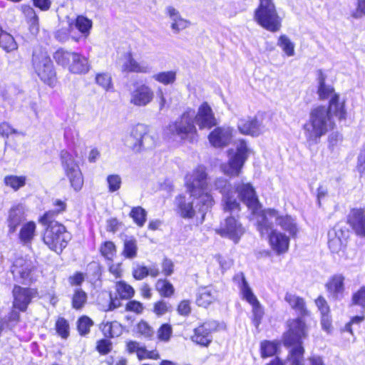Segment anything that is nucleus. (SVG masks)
I'll list each match as a JSON object with an SVG mask.
<instances>
[{
  "mask_svg": "<svg viewBox=\"0 0 365 365\" xmlns=\"http://www.w3.org/2000/svg\"><path fill=\"white\" fill-rule=\"evenodd\" d=\"M217 301V291L210 286L201 287L197 289L195 304L197 307L208 308Z\"/></svg>",
  "mask_w": 365,
  "mask_h": 365,
  "instance_id": "393cba45",
  "label": "nucleus"
},
{
  "mask_svg": "<svg viewBox=\"0 0 365 365\" xmlns=\"http://www.w3.org/2000/svg\"><path fill=\"white\" fill-rule=\"evenodd\" d=\"M148 128L147 125L138 123L133 126L130 131V139L133 141L132 149L135 152H140L143 148V140L148 135Z\"/></svg>",
  "mask_w": 365,
  "mask_h": 365,
  "instance_id": "2f4dec72",
  "label": "nucleus"
},
{
  "mask_svg": "<svg viewBox=\"0 0 365 365\" xmlns=\"http://www.w3.org/2000/svg\"><path fill=\"white\" fill-rule=\"evenodd\" d=\"M48 221L38 219V222L44 227L41 241L49 250L61 255L68 245L71 236L62 222L57 220Z\"/></svg>",
  "mask_w": 365,
  "mask_h": 365,
  "instance_id": "423d86ee",
  "label": "nucleus"
},
{
  "mask_svg": "<svg viewBox=\"0 0 365 365\" xmlns=\"http://www.w3.org/2000/svg\"><path fill=\"white\" fill-rule=\"evenodd\" d=\"M72 24H74L76 29L85 38H87L90 35L91 30L93 27L92 20L83 15L76 16L73 22L69 24V27H71Z\"/></svg>",
  "mask_w": 365,
  "mask_h": 365,
  "instance_id": "58836bf2",
  "label": "nucleus"
},
{
  "mask_svg": "<svg viewBox=\"0 0 365 365\" xmlns=\"http://www.w3.org/2000/svg\"><path fill=\"white\" fill-rule=\"evenodd\" d=\"M155 289L163 298H171L175 293L173 284L166 278H160L156 281Z\"/></svg>",
  "mask_w": 365,
  "mask_h": 365,
  "instance_id": "a19ab883",
  "label": "nucleus"
},
{
  "mask_svg": "<svg viewBox=\"0 0 365 365\" xmlns=\"http://www.w3.org/2000/svg\"><path fill=\"white\" fill-rule=\"evenodd\" d=\"M345 276L341 273L331 275L324 284V287L330 297L341 299L344 297L345 287Z\"/></svg>",
  "mask_w": 365,
  "mask_h": 365,
  "instance_id": "aec40b11",
  "label": "nucleus"
},
{
  "mask_svg": "<svg viewBox=\"0 0 365 365\" xmlns=\"http://www.w3.org/2000/svg\"><path fill=\"white\" fill-rule=\"evenodd\" d=\"M284 301L289 305L292 309L298 313L302 319V317L309 316L310 312L307 307L305 299L295 294L286 292Z\"/></svg>",
  "mask_w": 365,
  "mask_h": 365,
  "instance_id": "c85d7f7f",
  "label": "nucleus"
},
{
  "mask_svg": "<svg viewBox=\"0 0 365 365\" xmlns=\"http://www.w3.org/2000/svg\"><path fill=\"white\" fill-rule=\"evenodd\" d=\"M0 48L9 53L17 50L18 43L14 37L6 31L4 30L0 24Z\"/></svg>",
  "mask_w": 365,
  "mask_h": 365,
  "instance_id": "ea45409f",
  "label": "nucleus"
},
{
  "mask_svg": "<svg viewBox=\"0 0 365 365\" xmlns=\"http://www.w3.org/2000/svg\"><path fill=\"white\" fill-rule=\"evenodd\" d=\"M170 309V307L165 301L160 299L156 301L153 304V312L158 317H160L168 312Z\"/></svg>",
  "mask_w": 365,
  "mask_h": 365,
  "instance_id": "69168bd1",
  "label": "nucleus"
},
{
  "mask_svg": "<svg viewBox=\"0 0 365 365\" xmlns=\"http://www.w3.org/2000/svg\"><path fill=\"white\" fill-rule=\"evenodd\" d=\"M73 57V51H68L63 48H58L53 54L56 63L63 68H68L71 59Z\"/></svg>",
  "mask_w": 365,
  "mask_h": 365,
  "instance_id": "49530a36",
  "label": "nucleus"
},
{
  "mask_svg": "<svg viewBox=\"0 0 365 365\" xmlns=\"http://www.w3.org/2000/svg\"><path fill=\"white\" fill-rule=\"evenodd\" d=\"M116 296L110 294V299L106 311H113L122 306V300L131 299L135 294L134 288L124 280L115 282L114 285Z\"/></svg>",
  "mask_w": 365,
  "mask_h": 365,
  "instance_id": "2eb2a0df",
  "label": "nucleus"
},
{
  "mask_svg": "<svg viewBox=\"0 0 365 365\" xmlns=\"http://www.w3.org/2000/svg\"><path fill=\"white\" fill-rule=\"evenodd\" d=\"M96 83L106 91H113V84L111 76L108 73H98L95 77Z\"/></svg>",
  "mask_w": 365,
  "mask_h": 365,
  "instance_id": "6e6d98bb",
  "label": "nucleus"
},
{
  "mask_svg": "<svg viewBox=\"0 0 365 365\" xmlns=\"http://www.w3.org/2000/svg\"><path fill=\"white\" fill-rule=\"evenodd\" d=\"M232 137V132L230 128L215 126L208 134L207 139L214 148H222L230 144Z\"/></svg>",
  "mask_w": 365,
  "mask_h": 365,
  "instance_id": "412c9836",
  "label": "nucleus"
},
{
  "mask_svg": "<svg viewBox=\"0 0 365 365\" xmlns=\"http://www.w3.org/2000/svg\"><path fill=\"white\" fill-rule=\"evenodd\" d=\"M154 98L153 91L147 85L142 84L136 87L131 93L130 103L136 106H145Z\"/></svg>",
  "mask_w": 365,
  "mask_h": 365,
  "instance_id": "5701e85b",
  "label": "nucleus"
},
{
  "mask_svg": "<svg viewBox=\"0 0 365 365\" xmlns=\"http://www.w3.org/2000/svg\"><path fill=\"white\" fill-rule=\"evenodd\" d=\"M36 267L30 259L20 257L15 259L11 265V273L18 275L24 284H33L36 282L34 276Z\"/></svg>",
  "mask_w": 365,
  "mask_h": 365,
  "instance_id": "4468645a",
  "label": "nucleus"
},
{
  "mask_svg": "<svg viewBox=\"0 0 365 365\" xmlns=\"http://www.w3.org/2000/svg\"><path fill=\"white\" fill-rule=\"evenodd\" d=\"M190 26V22L189 21L182 18L180 16H178L173 19L171 28L175 32L178 33L188 28Z\"/></svg>",
  "mask_w": 365,
  "mask_h": 365,
  "instance_id": "338daca9",
  "label": "nucleus"
},
{
  "mask_svg": "<svg viewBox=\"0 0 365 365\" xmlns=\"http://www.w3.org/2000/svg\"><path fill=\"white\" fill-rule=\"evenodd\" d=\"M308 336V327L300 318L289 319L282 336V343L289 349L287 361L289 365H305L303 340Z\"/></svg>",
  "mask_w": 365,
  "mask_h": 365,
  "instance_id": "7ed1b4c3",
  "label": "nucleus"
},
{
  "mask_svg": "<svg viewBox=\"0 0 365 365\" xmlns=\"http://www.w3.org/2000/svg\"><path fill=\"white\" fill-rule=\"evenodd\" d=\"M241 292L242 298L245 299L252 306L257 305L259 302L253 294L243 274H241Z\"/></svg>",
  "mask_w": 365,
  "mask_h": 365,
  "instance_id": "603ef678",
  "label": "nucleus"
},
{
  "mask_svg": "<svg viewBox=\"0 0 365 365\" xmlns=\"http://www.w3.org/2000/svg\"><path fill=\"white\" fill-rule=\"evenodd\" d=\"M31 63L35 75L44 85L54 88L58 83L56 68L46 48L36 46L33 48Z\"/></svg>",
  "mask_w": 365,
  "mask_h": 365,
  "instance_id": "39448f33",
  "label": "nucleus"
},
{
  "mask_svg": "<svg viewBox=\"0 0 365 365\" xmlns=\"http://www.w3.org/2000/svg\"><path fill=\"white\" fill-rule=\"evenodd\" d=\"M76 153L72 154L66 149H63L60 151L59 158L63 172L71 169H75L76 168H80L78 161L76 160Z\"/></svg>",
  "mask_w": 365,
  "mask_h": 365,
  "instance_id": "79ce46f5",
  "label": "nucleus"
},
{
  "mask_svg": "<svg viewBox=\"0 0 365 365\" xmlns=\"http://www.w3.org/2000/svg\"><path fill=\"white\" fill-rule=\"evenodd\" d=\"M173 336V327L169 323L162 324L157 330V338L160 341L167 343Z\"/></svg>",
  "mask_w": 365,
  "mask_h": 365,
  "instance_id": "4d7b16f0",
  "label": "nucleus"
},
{
  "mask_svg": "<svg viewBox=\"0 0 365 365\" xmlns=\"http://www.w3.org/2000/svg\"><path fill=\"white\" fill-rule=\"evenodd\" d=\"M36 223L33 220H29L23 223L18 233V239L24 245H31L36 235Z\"/></svg>",
  "mask_w": 365,
  "mask_h": 365,
  "instance_id": "c756f323",
  "label": "nucleus"
},
{
  "mask_svg": "<svg viewBox=\"0 0 365 365\" xmlns=\"http://www.w3.org/2000/svg\"><path fill=\"white\" fill-rule=\"evenodd\" d=\"M136 333L147 340L153 339L155 331L151 325L144 319H140L135 325Z\"/></svg>",
  "mask_w": 365,
  "mask_h": 365,
  "instance_id": "3c124183",
  "label": "nucleus"
},
{
  "mask_svg": "<svg viewBox=\"0 0 365 365\" xmlns=\"http://www.w3.org/2000/svg\"><path fill=\"white\" fill-rule=\"evenodd\" d=\"M125 350L129 354H135L139 361L150 359L158 361L160 359V353L156 348L148 350L146 346L140 345L135 340H128L125 342Z\"/></svg>",
  "mask_w": 365,
  "mask_h": 365,
  "instance_id": "a211bd4d",
  "label": "nucleus"
},
{
  "mask_svg": "<svg viewBox=\"0 0 365 365\" xmlns=\"http://www.w3.org/2000/svg\"><path fill=\"white\" fill-rule=\"evenodd\" d=\"M215 232L220 237L228 238L235 244H237L245 233V228L239 216L230 215L224 219Z\"/></svg>",
  "mask_w": 365,
  "mask_h": 365,
  "instance_id": "9b49d317",
  "label": "nucleus"
},
{
  "mask_svg": "<svg viewBox=\"0 0 365 365\" xmlns=\"http://www.w3.org/2000/svg\"><path fill=\"white\" fill-rule=\"evenodd\" d=\"M145 307L143 304L135 299H128L125 304V311L133 313L136 315L142 314L144 312Z\"/></svg>",
  "mask_w": 365,
  "mask_h": 365,
  "instance_id": "052dcab7",
  "label": "nucleus"
},
{
  "mask_svg": "<svg viewBox=\"0 0 365 365\" xmlns=\"http://www.w3.org/2000/svg\"><path fill=\"white\" fill-rule=\"evenodd\" d=\"M93 325L94 322L92 319L85 314L80 316L76 321V329L81 336L88 335Z\"/></svg>",
  "mask_w": 365,
  "mask_h": 365,
  "instance_id": "de8ad7c7",
  "label": "nucleus"
},
{
  "mask_svg": "<svg viewBox=\"0 0 365 365\" xmlns=\"http://www.w3.org/2000/svg\"><path fill=\"white\" fill-rule=\"evenodd\" d=\"M88 296L81 287L73 289L71 295V306L73 310L82 311L88 304Z\"/></svg>",
  "mask_w": 365,
  "mask_h": 365,
  "instance_id": "c9c22d12",
  "label": "nucleus"
},
{
  "mask_svg": "<svg viewBox=\"0 0 365 365\" xmlns=\"http://www.w3.org/2000/svg\"><path fill=\"white\" fill-rule=\"evenodd\" d=\"M351 305L358 306L363 310L365 309V285L361 286L352 293Z\"/></svg>",
  "mask_w": 365,
  "mask_h": 365,
  "instance_id": "bf43d9fd",
  "label": "nucleus"
},
{
  "mask_svg": "<svg viewBox=\"0 0 365 365\" xmlns=\"http://www.w3.org/2000/svg\"><path fill=\"white\" fill-rule=\"evenodd\" d=\"M123 58L125 61L122 66V72L126 73H147L150 71V68L148 66L143 65L135 60L132 51L126 52Z\"/></svg>",
  "mask_w": 365,
  "mask_h": 365,
  "instance_id": "cd10ccee",
  "label": "nucleus"
},
{
  "mask_svg": "<svg viewBox=\"0 0 365 365\" xmlns=\"http://www.w3.org/2000/svg\"><path fill=\"white\" fill-rule=\"evenodd\" d=\"M227 180L223 178H217L215 180V186L223 195L222 210L224 212H232L235 210L240 211L241 206L235 199H233L229 192L225 191Z\"/></svg>",
  "mask_w": 365,
  "mask_h": 365,
  "instance_id": "b1692460",
  "label": "nucleus"
},
{
  "mask_svg": "<svg viewBox=\"0 0 365 365\" xmlns=\"http://www.w3.org/2000/svg\"><path fill=\"white\" fill-rule=\"evenodd\" d=\"M53 210H48L40 215L38 219L49 222L48 220H56L59 215L64 213L67 210L66 199H56L52 202Z\"/></svg>",
  "mask_w": 365,
  "mask_h": 365,
  "instance_id": "f704fd0d",
  "label": "nucleus"
},
{
  "mask_svg": "<svg viewBox=\"0 0 365 365\" xmlns=\"http://www.w3.org/2000/svg\"><path fill=\"white\" fill-rule=\"evenodd\" d=\"M26 180L27 178L25 175H8L4 177V183L6 187L16 192L26 185Z\"/></svg>",
  "mask_w": 365,
  "mask_h": 365,
  "instance_id": "c03bdc74",
  "label": "nucleus"
},
{
  "mask_svg": "<svg viewBox=\"0 0 365 365\" xmlns=\"http://www.w3.org/2000/svg\"><path fill=\"white\" fill-rule=\"evenodd\" d=\"M239 132L245 135L257 137L262 134V122L257 117L241 119L237 125Z\"/></svg>",
  "mask_w": 365,
  "mask_h": 365,
  "instance_id": "a878e982",
  "label": "nucleus"
},
{
  "mask_svg": "<svg viewBox=\"0 0 365 365\" xmlns=\"http://www.w3.org/2000/svg\"><path fill=\"white\" fill-rule=\"evenodd\" d=\"M91 68L88 58L81 53L73 51V57L68 68L70 73L73 74H86Z\"/></svg>",
  "mask_w": 365,
  "mask_h": 365,
  "instance_id": "bb28decb",
  "label": "nucleus"
},
{
  "mask_svg": "<svg viewBox=\"0 0 365 365\" xmlns=\"http://www.w3.org/2000/svg\"><path fill=\"white\" fill-rule=\"evenodd\" d=\"M196 124L200 130L211 129L217 124L215 113L207 101L199 106L197 113L193 108H187L176 120L166 126L165 132L170 138L193 143L199 138Z\"/></svg>",
  "mask_w": 365,
  "mask_h": 365,
  "instance_id": "f03ea898",
  "label": "nucleus"
},
{
  "mask_svg": "<svg viewBox=\"0 0 365 365\" xmlns=\"http://www.w3.org/2000/svg\"><path fill=\"white\" fill-rule=\"evenodd\" d=\"M160 274V270L157 267L148 268L145 265H138L132 270L133 277L138 281L143 280L148 276L157 277Z\"/></svg>",
  "mask_w": 365,
  "mask_h": 365,
  "instance_id": "37998d69",
  "label": "nucleus"
},
{
  "mask_svg": "<svg viewBox=\"0 0 365 365\" xmlns=\"http://www.w3.org/2000/svg\"><path fill=\"white\" fill-rule=\"evenodd\" d=\"M64 174L68 178L71 187L76 192L81 190L84 184V178L80 168L64 171Z\"/></svg>",
  "mask_w": 365,
  "mask_h": 365,
  "instance_id": "e433bc0d",
  "label": "nucleus"
},
{
  "mask_svg": "<svg viewBox=\"0 0 365 365\" xmlns=\"http://www.w3.org/2000/svg\"><path fill=\"white\" fill-rule=\"evenodd\" d=\"M328 236V247L332 253L345 251L349 238L347 230L333 229L329 232Z\"/></svg>",
  "mask_w": 365,
  "mask_h": 365,
  "instance_id": "4be33fe9",
  "label": "nucleus"
},
{
  "mask_svg": "<svg viewBox=\"0 0 365 365\" xmlns=\"http://www.w3.org/2000/svg\"><path fill=\"white\" fill-rule=\"evenodd\" d=\"M26 215L21 204L13 205L8 210L6 222L8 234L15 233L17 229L26 221Z\"/></svg>",
  "mask_w": 365,
  "mask_h": 365,
  "instance_id": "6ab92c4d",
  "label": "nucleus"
},
{
  "mask_svg": "<svg viewBox=\"0 0 365 365\" xmlns=\"http://www.w3.org/2000/svg\"><path fill=\"white\" fill-rule=\"evenodd\" d=\"M116 322L102 321L99 324V329L106 338L112 339L115 336L114 326Z\"/></svg>",
  "mask_w": 365,
  "mask_h": 365,
  "instance_id": "680f3d73",
  "label": "nucleus"
},
{
  "mask_svg": "<svg viewBox=\"0 0 365 365\" xmlns=\"http://www.w3.org/2000/svg\"><path fill=\"white\" fill-rule=\"evenodd\" d=\"M153 77L156 81L163 85L173 84L176 80V72L175 71L159 72Z\"/></svg>",
  "mask_w": 365,
  "mask_h": 365,
  "instance_id": "13d9d810",
  "label": "nucleus"
},
{
  "mask_svg": "<svg viewBox=\"0 0 365 365\" xmlns=\"http://www.w3.org/2000/svg\"><path fill=\"white\" fill-rule=\"evenodd\" d=\"M280 342L277 340H262L259 344V354L262 359L277 355L279 350Z\"/></svg>",
  "mask_w": 365,
  "mask_h": 365,
  "instance_id": "4c0bfd02",
  "label": "nucleus"
},
{
  "mask_svg": "<svg viewBox=\"0 0 365 365\" xmlns=\"http://www.w3.org/2000/svg\"><path fill=\"white\" fill-rule=\"evenodd\" d=\"M12 308L8 315L10 322L18 323L21 320V312H26L33 299L38 297V291L36 287H22L14 284L11 291Z\"/></svg>",
  "mask_w": 365,
  "mask_h": 365,
  "instance_id": "1a4fd4ad",
  "label": "nucleus"
},
{
  "mask_svg": "<svg viewBox=\"0 0 365 365\" xmlns=\"http://www.w3.org/2000/svg\"><path fill=\"white\" fill-rule=\"evenodd\" d=\"M248 148L246 141L240 140L236 153L229 158L227 162L222 165L224 174L230 178L239 177L242 168L248 157Z\"/></svg>",
  "mask_w": 365,
  "mask_h": 365,
  "instance_id": "9d476101",
  "label": "nucleus"
},
{
  "mask_svg": "<svg viewBox=\"0 0 365 365\" xmlns=\"http://www.w3.org/2000/svg\"><path fill=\"white\" fill-rule=\"evenodd\" d=\"M346 222L356 236L365 238V207H351L346 217Z\"/></svg>",
  "mask_w": 365,
  "mask_h": 365,
  "instance_id": "dca6fc26",
  "label": "nucleus"
},
{
  "mask_svg": "<svg viewBox=\"0 0 365 365\" xmlns=\"http://www.w3.org/2000/svg\"><path fill=\"white\" fill-rule=\"evenodd\" d=\"M175 207L180 216L185 219H192L195 215V210L193 202L187 201L183 194L175 197Z\"/></svg>",
  "mask_w": 365,
  "mask_h": 365,
  "instance_id": "7c9ffc66",
  "label": "nucleus"
},
{
  "mask_svg": "<svg viewBox=\"0 0 365 365\" xmlns=\"http://www.w3.org/2000/svg\"><path fill=\"white\" fill-rule=\"evenodd\" d=\"M253 19L262 28L272 33L281 30L282 18L279 16L274 0H259Z\"/></svg>",
  "mask_w": 365,
  "mask_h": 365,
  "instance_id": "6e6552de",
  "label": "nucleus"
},
{
  "mask_svg": "<svg viewBox=\"0 0 365 365\" xmlns=\"http://www.w3.org/2000/svg\"><path fill=\"white\" fill-rule=\"evenodd\" d=\"M235 190L240 200L247 207L253 215H260L262 204L257 197L255 187L250 182L235 184Z\"/></svg>",
  "mask_w": 365,
  "mask_h": 365,
  "instance_id": "f8f14e48",
  "label": "nucleus"
},
{
  "mask_svg": "<svg viewBox=\"0 0 365 365\" xmlns=\"http://www.w3.org/2000/svg\"><path fill=\"white\" fill-rule=\"evenodd\" d=\"M356 168L360 178H365V145L358 155Z\"/></svg>",
  "mask_w": 365,
  "mask_h": 365,
  "instance_id": "774afa93",
  "label": "nucleus"
},
{
  "mask_svg": "<svg viewBox=\"0 0 365 365\" xmlns=\"http://www.w3.org/2000/svg\"><path fill=\"white\" fill-rule=\"evenodd\" d=\"M219 328L220 324L217 321H205L194 328L190 339L201 347H208L212 342V334L217 332Z\"/></svg>",
  "mask_w": 365,
  "mask_h": 365,
  "instance_id": "ddd939ff",
  "label": "nucleus"
},
{
  "mask_svg": "<svg viewBox=\"0 0 365 365\" xmlns=\"http://www.w3.org/2000/svg\"><path fill=\"white\" fill-rule=\"evenodd\" d=\"M137 254V240L133 237L130 239L124 240L121 255L125 259H133L136 257Z\"/></svg>",
  "mask_w": 365,
  "mask_h": 365,
  "instance_id": "8fccbe9b",
  "label": "nucleus"
},
{
  "mask_svg": "<svg viewBox=\"0 0 365 365\" xmlns=\"http://www.w3.org/2000/svg\"><path fill=\"white\" fill-rule=\"evenodd\" d=\"M24 13L26 17V22L29 25V29L32 34H37L39 30L38 16L34 9L27 6L24 9Z\"/></svg>",
  "mask_w": 365,
  "mask_h": 365,
  "instance_id": "a18cd8bd",
  "label": "nucleus"
},
{
  "mask_svg": "<svg viewBox=\"0 0 365 365\" xmlns=\"http://www.w3.org/2000/svg\"><path fill=\"white\" fill-rule=\"evenodd\" d=\"M277 45L287 56L294 55V43L284 34L279 36Z\"/></svg>",
  "mask_w": 365,
  "mask_h": 365,
  "instance_id": "5fc2aeb1",
  "label": "nucleus"
},
{
  "mask_svg": "<svg viewBox=\"0 0 365 365\" xmlns=\"http://www.w3.org/2000/svg\"><path fill=\"white\" fill-rule=\"evenodd\" d=\"M54 329L57 335L61 339H66L68 338L70 335V325L66 318L63 317H57L55 322Z\"/></svg>",
  "mask_w": 365,
  "mask_h": 365,
  "instance_id": "864d4df0",
  "label": "nucleus"
},
{
  "mask_svg": "<svg viewBox=\"0 0 365 365\" xmlns=\"http://www.w3.org/2000/svg\"><path fill=\"white\" fill-rule=\"evenodd\" d=\"M259 217L260 219L256 222V228L261 237H264L270 230L274 229L273 223L269 220L270 218H274L276 224L292 236H295L298 232L294 218L289 215H281L275 208L263 209L260 212Z\"/></svg>",
  "mask_w": 365,
  "mask_h": 365,
  "instance_id": "0eeeda50",
  "label": "nucleus"
},
{
  "mask_svg": "<svg viewBox=\"0 0 365 365\" xmlns=\"http://www.w3.org/2000/svg\"><path fill=\"white\" fill-rule=\"evenodd\" d=\"M267 235L270 249L277 255H282L287 253L289 247V237L284 233L272 229Z\"/></svg>",
  "mask_w": 365,
  "mask_h": 365,
  "instance_id": "f3484780",
  "label": "nucleus"
},
{
  "mask_svg": "<svg viewBox=\"0 0 365 365\" xmlns=\"http://www.w3.org/2000/svg\"><path fill=\"white\" fill-rule=\"evenodd\" d=\"M327 76L322 70L317 71V94L319 100L325 101L329 98H331L334 95L338 94L332 86L326 84Z\"/></svg>",
  "mask_w": 365,
  "mask_h": 365,
  "instance_id": "72a5a7b5",
  "label": "nucleus"
},
{
  "mask_svg": "<svg viewBox=\"0 0 365 365\" xmlns=\"http://www.w3.org/2000/svg\"><path fill=\"white\" fill-rule=\"evenodd\" d=\"M108 183V188L110 192H114L118 191L121 187V178L117 174H112L108 175L106 178Z\"/></svg>",
  "mask_w": 365,
  "mask_h": 365,
  "instance_id": "0e129e2a",
  "label": "nucleus"
},
{
  "mask_svg": "<svg viewBox=\"0 0 365 365\" xmlns=\"http://www.w3.org/2000/svg\"><path fill=\"white\" fill-rule=\"evenodd\" d=\"M110 339L104 337L96 341V350L101 355H107L111 351L113 345Z\"/></svg>",
  "mask_w": 365,
  "mask_h": 365,
  "instance_id": "e2e57ef3",
  "label": "nucleus"
},
{
  "mask_svg": "<svg viewBox=\"0 0 365 365\" xmlns=\"http://www.w3.org/2000/svg\"><path fill=\"white\" fill-rule=\"evenodd\" d=\"M208 175L203 165H197L191 173L185 177V187L190 196L197 200L196 207L199 212H205L211 209L215 203V199L210 191H207Z\"/></svg>",
  "mask_w": 365,
  "mask_h": 365,
  "instance_id": "20e7f679",
  "label": "nucleus"
},
{
  "mask_svg": "<svg viewBox=\"0 0 365 365\" xmlns=\"http://www.w3.org/2000/svg\"><path fill=\"white\" fill-rule=\"evenodd\" d=\"M98 250L101 257L103 259L107 264L113 262L114 259L117 257L118 247L116 244L110 240L101 242Z\"/></svg>",
  "mask_w": 365,
  "mask_h": 365,
  "instance_id": "473e14b6",
  "label": "nucleus"
},
{
  "mask_svg": "<svg viewBox=\"0 0 365 365\" xmlns=\"http://www.w3.org/2000/svg\"><path fill=\"white\" fill-rule=\"evenodd\" d=\"M129 216L139 227H143L147 220V212L141 206L133 207L129 212Z\"/></svg>",
  "mask_w": 365,
  "mask_h": 365,
  "instance_id": "09e8293b",
  "label": "nucleus"
},
{
  "mask_svg": "<svg viewBox=\"0 0 365 365\" xmlns=\"http://www.w3.org/2000/svg\"><path fill=\"white\" fill-rule=\"evenodd\" d=\"M346 102L340 101L339 94L334 95L327 106H314L309 110V119L302 125L307 143L309 145L319 143L322 136L335 128L333 117L342 120L346 118Z\"/></svg>",
  "mask_w": 365,
  "mask_h": 365,
  "instance_id": "f257e3e1",
  "label": "nucleus"
}]
</instances>
